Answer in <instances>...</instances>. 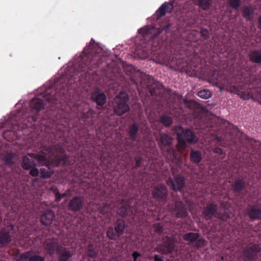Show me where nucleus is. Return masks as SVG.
Masks as SVG:
<instances>
[{
    "mask_svg": "<svg viewBox=\"0 0 261 261\" xmlns=\"http://www.w3.org/2000/svg\"><path fill=\"white\" fill-rule=\"evenodd\" d=\"M169 26L163 28H157L152 26H145L138 30L142 35L140 44L143 52V57H149L150 55L153 61L160 64L166 65H175L178 69L184 68L186 63L181 59L169 56L166 53L162 52L161 48L163 43L162 36L164 30L165 32L168 29Z\"/></svg>",
    "mask_w": 261,
    "mask_h": 261,
    "instance_id": "obj_1",
    "label": "nucleus"
},
{
    "mask_svg": "<svg viewBox=\"0 0 261 261\" xmlns=\"http://www.w3.org/2000/svg\"><path fill=\"white\" fill-rule=\"evenodd\" d=\"M126 77L125 80L129 79L132 84L138 90L142 88L147 93V96L153 102L162 104L161 101L164 94V90L159 83H155L153 78L149 76L139 70H136L134 67L129 65L124 69Z\"/></svg>",
    "mask_w": 261,
    "mask_h": 261,
    "instance_id": "obj_2",
    "label": "nucleus"
},
{
    "mask_svg": "<svg viewBox=\"0 0 261 261\" xmlns=\"http://www.w3.org/2000/svg\"><path fill=\"white\" fill-rule=\"evenodd\" d=\"M84 57L79 64V72H85L89 75V71L97 68L106 60V55L102 51V48L92 38L88 46H86L83 51Z\"/></svg>",
    "mask_w": 261,
    "mask_h": 261,
    "instance_id": "obj_3",
    "label": "nucleus"
},
{
    "mask_svg": "<svg viewBox=\"0 0 261 261\" xmlns=\"http://www.w3.org/2000/svg\"><path fill=\"white\" fill-rule=\"evenodd\" d=\"M173 139L168 135L163 133L160 135L159 145L163 155L169 163L175 164L173 167V173H176L180 168V160L178 151L172 146Z\"/></svg>",
    "mask_w": 261,
    "mask_h": 261,
    "instance_id": "obj_4",
    "label": "nucleus"
},
{
    "mask_svg": "<svg viewBox=\"0 0 261 261\" xmlns=\"http://www.w3.org/2000/svg\"><path fill=\"white\" fill-rule=\"evenodd\" d=\"M59 101L58 94L55 91L52 92H46L44 96H37L35 97L30 102V106L35 114L31 118L32 122H36L37 120V114L39 111L45 107L49 108ZM30 117V116H28Z\"/></svg>",
    "mask_w": 261,
    "mask_h": 261,
    "instance_id": "obj_5",
    "label": "nucleus"
},
{
    "mask_svg": "<svg viewBox=\"0 0 261 261\" xmlns=\"http://www.w3.org/2000/svg\"><path fill=\"white\" fill-rule=\"evenodd\" d=\"M174 129L178 144L182 149L187 147L186 142L190 144H195L197 143L198 138L192 130L185 129L181 126H176Z\"/></svg>",
    "mask_w": 261,
    "mask_h": 261,
    "instance_id": "obj_6",
    "label": "nucleus"
},
{
    "mask_svg": "<svg viewBox=\"0 0 261 261\" xmlns=\"http://www.w3.org/2000/svg\"><path fill=\"white\" fill-rule=\"evenodd\" d=\"M50 156H54L52 159L53 166L58 167L60 165H65L67 162V155L62 146L59 144L50 146L47 150Z\"/></svg>",
    "mask_w": 261,
    "mask_h": 261,
    "instance_id": "obj_7",
    "label": "nucleus"
},
{
    "mask_svg": "<svg viewBox=\"0 0 261 261\" xmlns=\"http://www.w3.org/2000/svg\"><path fill=\"white\" fill-rule=\"evenodd\" d=\"M128 95L124 92H121L115 98L114 112L117 116H122L129 110L128 105Z\"/></svg>",
    "mask_w": 261,
    "mask_h": 261,
    "instance_id": "obj_8",
    "label": "nucleus"
},
{
    "mask_svg": "<svg viewBox=\"0 0 261 261\" xmlns=\"http://www.w3.org/2000/svg\"><path fill=\"white\" fill-rule=\"evenodd\" d=\"M218 205L214 202H209L204 207L202 215L204 219L208 221L211 220L213 217L226 221L229 216L228 214L225 213L223 214L217 213Z\"/></svg>",
    "mask_w": 261,
    "mask_h": 261,
    "instance_id": "obj_9",
    "label": "nucleus"
},
{
    "mask_svg": "<svg viewBox=\"0 0 261 261\" xmlns=\"http://www.w3.org/2000/svg\"><path fill=\"white\" fill-rule=\"evenodd\" d=\"M125 228V222L122 219H118L114 224V227L110 226L107 230V236L109 239L116 240L123 235Z\"/></svg>",
    "mask_w": 261,
    "mask_h": 261,
    "instance_id": "obj_10",
    "label": "nucleus"
},
{
    "mask_svg": "<svg viewBox=\"0 0 261 261\" xmlns=\"http://www.w3.org/2000/svg\"><path fill=\"white\" fill-rule=\"evenodd\" d=\"M181 159L180 160V168L176 173H173V167H175V165L169 163L172 174L174 176L173 178H169V180L171 182L172 190L175 192H181L185 186V178L183 176L178 174L181 169Z\"/></svg>",
    "mask_w": 261,
    "mask_h": 261,
    "instance_id": "obj_11",
    "label": "nucleus"
},
{
    "mask_svg": "<svg viewBox=\"0 0 261 261\" xmlns=\"http://www.w3.org/2000/svg\"><path fill=\"white\" fill-rule=\"evenodd\" d=\"M261 252V244L250 243L245 247L243 255L245 261H256Z\"/></svg>",
    "mask_w": 261,
    "mask_h": 261,
    "instance_id": "obj_12",
    "label": "nucleus"
},
{
    "mask_svg": "<svg viewBox=\"0 0 261 261\" xmlns=\"http://www.w3.org/2000/svg\"><path fill=\"white\" fill-rule=\"evenodd\" d=\"M152 196L160 206H163L167 200V188L163 184L155 186L152 190Z\"/></svg>",
    "mask_w": 261,
    "mask_h": 261,
    "instance_id": "obj_13",
    "label": "nucleus"
},
{
    "mask_svg": "<svg viewBox=\"0 0 261 261\" xmlns=\"http://www.w3.org/2000/svg\"><path fill=\"white\" fill-rule=\"evenodd\" d=\"M246 214L252 221L261 219V204L256 201L246 208Z\"/></svg>",
    "mask_w": 261,
    "mask_h": 261,
    "instance_id": "obj_14",
    "label": "nucleus"
},
{
    "mask_svg": "<svg viewBox=\"0 0 261 261\" xmlns=\"http://www.w3.org/2000/svg\"><path fill=\"white\" fill-rule=\"evenodd\" d=\"M44 249L47 254L53 255L60 251L63 247L60 244L57 240L48 239L44 243Z\"/></svg>",
    "mask_w": 261,
    "mask_h": 261,
    "instance_id": "obj_15",
    "label": "nucleus"
},
{
    "mask_svg": "<svg viewBox=\"0 0 261 261\" xmlns=\"http://www.w3.org/2000/svg\"><path fill=\"white\" fill-rule=\"evenodd\" d=\"M172 212L178 218H185L188 215L187 206L181 201H175L172 208Z\"/></svg>",
    "mask_w": 261,
    "mask_h": 261,
    "instance_id": "obj_16",
    "label": "nucleus"
},
{
    "mask_svg": "<svg viewBox=\"0 0 261 261\" xmlns=\"http://www.w3.org/2000/svg\"><path fill=\"white\" fill-rule=\"evenodd\" d=\"M226 123L229 125V131L227 130L225 133V138L223 139L221 137H219L217 136L216 137V139L217 140L218 142L222 141L223 139H226V141H228L229 140H230L232 142L236 143L237 139H236L234 135L233 134H235L236 136H238L239 135V131L238 130V128L234 125L229 124L228 122H226Z\"/></svg>",
    "mask_w": 261,
    "mask_h": 261,
    "instance_id": "obj_17",
    "label": "nucleus"
},
{
    "mask_svg": "<svg viewBox=\"0 0 261 261\" xmlns=\"http://www.w3.org/2000/svg\"><path fill=\"white\" fill-rule=\"evenodd\" d=\"M83 198L80 196H75L68 202L67 208L72 212H79L83 208Z\"/></svg>",
    "mask_w": 261,
    "mask_h": 261,
    "instance_id": "obj_18",
    "label": "nucleus"
},
{
    "mask_svg": "<svg viewBox=\"0 0 261 261\" xmlns=\"http://www.w3.org/2000/svg\"><path fill=\"white\" fill-rule=\"evenodd\" d=\"M19 258L22 261H45V257L36 254L33 250L21 253Z\"/></svg>",
    "mask_w": 261,
    "mask_h": 261,
    "instance_id": "obj_19",
    "label": "nucleus"
},
{
    "mask_svg": "<svg viewBox=\"0 0 261 261\" xmlns=\"http://www.w3.org/2000/svg\"><path fill=\"white\" fill-rule=\"evenodd\" d=\"M132 199H129L127 201L126 205H122L118 211L119 214L123 217L129 216L134 218L136 213V208L129 205L130 201Z\"/></svg>",
    "mask_w": 261,
    "mask_h": 261,
    "instance_id": "obj_20",
    "label": "nucleus"
},
{
    "mask_svg": "<svg viewBox=\"0 0 261 261\" xmlns=\"http://www.w3.org/2000/svg\"><path fill=\"white\" fill-rule=\"evenodd\" d=\"M91 99L93 102H95L98 106H103L107 101V96L102 91L96 90L91 95Z\"/></svg>",
    "mask_w": 261,
    "mask_h": 261,
    "instance_id": "obj_21",
    "label": "nucleus"
},
{
    "mask_svg": "<svg viewBox=\"0 0 261 261\" xmlns=\"http://www.w3.org/2000/svg\"><path fill=\"white\" fill-rule=\"evenodd\" d=\"M172 9L173 5L169 2H165L156 10L154 18L158 20L164 16L166 13H170Z\"/></svg>",
    "mask_w": 261,
    "mask_h": 261,
    "instance_id": "obj_22",
    "label": "nucleus"
},
{
    "mask_svg": "<svg viewBox=\"0 0 261 261\" xmlns=\"http://www.w3.org/2000/svg\"><path fill=\"white\" fill-rule=\"evenodd\" d=\"M190 113L193 116V118L197 119H200L202 118V111L200 108L199 104L194 101H191L189 102Z\"/></svg>",
    "mask_w": 261,
    "mask_h": 261,
    "instance_id": "obj_23",
    "label": "nucleus"
},
{
    "mask_svg": "<svg viewBox=\"0 0 261 261\" xmlns=\"http://www.w3.org/2000/svg\"><path fill=\"white\" fill-rule=\"evenodd\" d=\"M139 124L137 122H133L128 126L126 132L132 141L133 142L137 140L139 135Z\"/></svg>",
    "mask_w": 261,
    "mask_h": 261,
    "instance_id": "obj_24",
    "label": "nucleus"
},
{
    "mask_svg": "<svg viewBox=\"0 0 261 261\" xmlns=\"http://www.w3.org/2000/svg\"><path fill=\"white\" fill-rule=\"evenodd\" d=\"M55 214L53 211L50 209L44 211L41 217V222L45 226L50 225L55 218Z\"/></svg>",
    "mask_w": 261,
    "mask_h": 261,
    "instance_id": "obj_25",
    "label": "nucleus"
},
{
    "mask_svg": "<svg viewBox=\"0 0 261 261\" xmlns=\"http://www.w3.org/2000/svg\"><path fill=\"white\" fill-rule=\"evenodd\" d=\"M12 237L9 230L6 228L0 230V247H4L11 243Z\"/></svg>",
    "mask_w": 261,
    "mask_h": 261,
    "instance_id": "obj_26",
    "label": "nucleus"
},
{
    "mask_svg": "<svg viewBox=\"0 0 261 261\" xmlns=\"http://www.w3.org/2000/svg\"><path fill=\"white\" fill-rule=\"evenodd\" d=\"M28 155L31 156V158H29L27 155L24 156L22 158V162L21 163V167L24 170H29L32 167L36 166V163L33 158L32 153H29Z\"/></svg>",
    "mask_w": 261,
    "mask_h": 261,
    "instance_id": "obj_27",
    "label": "nucleus"
},
{
    "mask_svg": "<svg viewBox=\"0 0 261 261\" xmlns=\"http://www.w3.org/2000/svg\"><path fill=\"white\" fill-rule=\"evenodd\" d=\"M59 261H71L72 253L71 251L63 247L57 253Z\"/></svg>",
    "mask_w": 261,
    "mask_h": 261,
    "instance_id": "obj_28",
    "label": "nucleus"
},
{
    "mask_svg": "<svg viewBox=\"0 0 261 261\" xmlns=\"http://www.w3.org/2000/svg\"><path fill=\"white\" fill-rule=\"evenodd\" d=\"M175 249V245L170 240H167L164 244L159 247V252L164 254L172 253Z\"/></svg>",
    "mask_w": 261,
    "mask_h": 261,
    "instance_id": "obj_29",
    "label": "nucleus"
},
{
    "mask_svg": "<svg viewBox=\"0 0 261 261\" xmlns=\"http://www.w3.org/2000/svg\"><path fill=\"white\" fill-rule=\"evenodd\" d=\"M232 188L234 192L240 194L245 190L246 181L243 178H238L232 184Z\"/></svg>",
    "mask_w": 261,
    "mask_h": 261,
    "instance_id": "obj_30",
    "label": "nucleus"
},
{
    "mask_svg": "<svg viewBox=\"0 0 261 261\" xmlns=\"http://www.w3.org/2000/svg\"><path fill=\"white\" fill-rule=\"evenodd\" d=\"M33 158L36 160H37L39 164H41L42 166H45L48 168V169H51V165L49 163L48 159L47 158L46 156L44 154H34L32 153Z\"/></svg>",
    "mask_w": 261,
    "mask_h": 261,
    "instance_id": "obj_31",
    "label": "nucleus"
},
{
    "mask_svg": "<svg viewBox=\"0 0 261 261\" xmlns=\"http://www.w3.org/2000/svg\"><path fill=\"white\" fill-rule=\"evenodd\" d=\"M190 161L195 164H199L202 159L201 152L199 150L191 149L190 153Z\"/></svg>",
    "mask_w": 261,
    "mask_h": 261,
    "instance_id": "obj_32",
    "label": "nucleus"
},
{
    "mask_svg": "<svg viewBox=\"0 0 261 261\" xmlns=\"http://www.w3.org/2000/svg\"><path fill=\"white\" fill-rule=\"evenodd\" d=\"M254 8L252 5L244 6L242 9V16L247 20H251L253 18Z\"/></svg>",
    "mask_w": 261,
    "mask_h": 261,
    "instance_id": "obj_33",
    "label": "nucleus"
},
{
    "mask_svg": "<svg viewBox=\"0 0 261 261\" xmlns=\"http://www.w3.org/2000/svg\"><path fill=\"white\" fill-rule=\"evenodd\" d=\"M249 60L253 63L261 64V50H254L250 53L248 55Z\"/></svg>",
    "mask_w": 261,
    "mask_h": 261,
    "instance_id": "obj_34",
    "label": "nucleus"
},
{
    "mask_svg": "<svg viewBox=\"0 0 261 261\" xmlns=\"http://www.w3.org/2000/svg\"><path fill=\"white\" fill-rule=\"evenodd\" d=\"M200 236L198 233L187 232L183 235V239L191 243H195L199 238Z\"/></svg>",
    "mask_w": 261,
    "mask_h": 261,
    "instance_id": "obj_35",
    "label": "nucleus"
},
{
    "mask_svg": "<svg viewBox=\"0 0 261 261\" xmlns=\"http://www.w3.org/2000/svg\"><path fill=\"white\" fill-rule=\"evenodd\" d=\"M159 122L165 127H169L173 123V119L170 115L162 114L160 117Z\"/></svg>",
    "mask_w": 261,
    "mask_h": 261,
    "instance_id": "obj_36",
    "label": "nucleus"
},
{
    "mask_svg": "<svg viewBox=\"0 0 261 261\" xmlns=\"http://www.w3.org/2000/svg\"><path fill=\"white\" fill-rule=\"evenodd\" d=\"M194 3L203 10H206L212 3V0H193Z\"/></svg>",
    "mask_w": 261,
    "mask_h": 261,
    "instance_id": "obj_37",
    "label": "nucleus"
},
{
    "mask_svg": "<svg viewBox=\"0 0 261 261\" xmlns=\"http://www.w3.org/2000/svg\"><path fill=\"white\" fill-rule=\"evenodd\" d=\"M2 160L8 166H12L13 164L14 155L11 152H6L3 154Z\"/></svg>",
    "mask_w": 261,
    "mask_h": 261,
    "instance_id": "obj_38",
    "label": "nucleus"
},
{
    "mask_svg": "<svg viewBox=\"0 0 261 261\" xmlns=\"http://www.w3.org/2000/svg\"><path fill=\"white\" fill-rule=\"evenodd\" d=\"M3 136L7 141H13L15 138V132L12 130H5L3 133Z\"/></svg>",
    "mask_w": 261,
    "mask_h": 261,
    "instance_id": "obj_39",
    "label": "nucleus"
},
{
    "mask_svg": "<svg viewBox=\"0 0 261 261\" xmlns=\"http://www.w3.org/2000/svg\"><path fill=\"white\" fill-rule=\"evenodd\" d=\"M198 96L203 99H208L212 96L211 92L207 89H203L199 91L197 94Z\"/></svg>",
    "mask_w": 261,
    "mask_h": 261,
    "instance_id": "obj_40",
    "label": "nucleus"
},
{
    "mask_svg": "<svg viewBox=\"0 0 261 261\" xmlns=\"http://www.w3.org/2000/svg\"><path fill=\"white\" fill-rule=\"evenodd\" d=\"M86 253L89 257L94 258L97 256V252L92 245L88 246L86 250Z\"/></svg>",
    "mask_w": 261,
    "mask_h": 261,
    "instance_id": "obj_41",
    "label": "nucleus"
},
{
    "mask_svg": "<svg viewBox=\"0 0 261 261\" xmlns=\"http://www.w3.org/2000/svg\"><path fill=\"white\" fill-rule=\"evenodd\" d=\"M40 176L43 178H48L51 177L52 173L45 168H41L40 171Z\"/></svg>",
    "mask_w": 261,
    "mask_h": 261,
    "instance_id": "obj_42",
    "label": "nucleus"
},
{
    "mask_svg": "<svg viewBox=\"0 0 261 261\" xmlns=\"http://www.w3.org/2000/svg\"><path fill=\"white\" fill-rule=\"evenodd\" d=\"M232 87H233L234 89L236 90V91L238 92V94L240 96V97L244 99H248L249 98V94H245L244 92L240 91L238 89V86L236 85H232Z\"/></svg>",
    "mask_w": 261,
    "mask_h": 261,
    "instance_id": "obj_43",
    "label": "nucleus"
},
{
    "mask_svg": "<svg viewBox=\"0 0 261 261\" xmlns=\"http://www.w3.org/2000/svg\"><path fill=\"white\" fill-rule=\"evenodd\" d=\"M241 4V0H229V5L234 9H238Z\"/></svg>",
    "mask_w": 261,
    "mask_h": 261,
    "instance_id": "obj_44",
    "label": "nucleus"
},
{
    "mask_svg": "<svg viewBox=\"0 0 261 261\" xmlns=\"http://www.w3.org/2000/svg\"><path fill=\"white\" fill-rule=\"evenodd\" d=\"M195 243V247L197 249L204 247L206 245V241L203 238L199 239V238Z\"/></svg>",
    "mask_w": 261,
    "mask_h": 261,
    "instance_id": "obj_45",
    "label": "nucleus"
},
{
    "mask_svg": "<svg viewBox=\"0 0 261 261\" xmlns=\"http://www.w3.org/2000/svg\"><path fill=\"white\" fill-rule=\"evenodd\" d=\"M109 211V205L107 204H103L102 206L99 207V211L100 213L102 215L107 214Z\"/></svg>",
    "mask_w": 261,
    "mask_h": 261,
    "instance_id": "obj_46",
    "label": "nucleus"
},
{
    "mask_svg": "<svg viewBox=\"0 0 261 261\" xmlns=\"http://www.w3.org/2000/svg\"><path fill=\"white\" fill-rule=\"evenodd\" d=\"M155 232L159 234H161L163 232V227L160 223H155L153 225Z\"/></svg>",
    "mask_w": 261,
    "mask_h": 261,
    "instance_id": "obj_47",
    "label": "nucleus"
},
{
    "mask_svg": "<svg viewBox=\"0 0 261 261\" xmlns=\"http://www.w3.org/2000/svg\"><path fill=\"white\" fill-rule=\"evenodd\" d=\"M200 34L201 36L203 37L205 40H207L209 38V32L206 29H202L200 31Z\"/></svg>",
    "mask_w": 261,
    "mask_h": 261,
    "instance_id": "obj_48",
    "label": "nucleus"
},
{
    "mask_svg": "<svg viewBox=\"0 0 261 261\" xmlns=\"http://www.w3.org/2000/svg\"><path fill=\"white\" fill-rule=\"evenodd\" d=\"M135 168H138L142 166L143 159L141 156H137L135 157Z\"/></svg>",
    "mask_w": 261,
    "mask_h": 261,
    "instance_id": "obj_49",
    "label": "nucleus"
},
{
    "mask_svg": "<svg viewBox=\"0 0 261 261\" xmlns=\"http://www.w3.org/2000/svg\"><path fill=\"white\" fill-rule=\"evenodd\" d=\"M36 167L34 166L30 169V174L33 177L38 176L39 174V171Z\"/></svg>",
    "mask_w": 261,
    "mask_h": 261,
    "instance_id": "obj_50",
    "label": "nucleus"
},
{
    "mask_svg": "<svg viewBox=\"0 0 261 261\" xmlns=\"http://www.w3.org/2000/svg\"><path fill=\"white\" fill-rule=\"evenodd\" d=\"M213 152H214V153H215L216 154H218L220 155H222L221 156V158H223L225 155V153L223 151V149H222L221 148L216 147L214 149Z\"/></svg>",
    "mask_w": 261,
    "mask_h": 261,
    "instance_id": "obj_51",
    "label": "nucleus"
},
{
    "mask_svg": "<svg viewBox=\"0 0 261 261\" xmlns=\"http://www.w3.org/2000/svg\"><path fill=\"white\" fill-rule=\"evenodd\" d=\"M141 254L139 252L136 251L132 253V256L134 258V261H137V258L141 256Z\"/></svg>",
    "mask_w": 261,
    "mask_h": 261,
    "instance_id": "obj_52",
    "label": "nucleus"
},
{
    "mask_svg": "<svg viewBox=\"0 0 261 261\" xmlns=\"http://www.w3.org/2000/svg\"><path fill=\"white\" fill-rule=\"evenodd\" d=\"M56 201L59 202L62 199V197L61 196V193L59 192H57V195L55 196Z\"/></svg>",
    "mask_w": 261,
    "mask_h": 261,
    "instance_id": "obj_53",
    "label": "nucleus"
},
{
    "mask_svg": "<svg viewBox=\"0 0 261 261\" xmlns=\"http://www.w3.org/2000/svg\"><path fill=\"white\" fill-rule=\"evenodd\" d=\"M154 261H163V259L159 255L155 254L154 255Z\"/></svg>",
    "mask_w": 261,
    "mask_h": 261,
    "instance_id": "obj_54",
    "label": "nucleus"
},
{
    "mask_svg": "<svg viewBox=\"0 0 261 261\" xmlns=\"http://www.w3.org/2000/svg\"><path fill=\"white\" fill-rule=\"evenodd\" d=\"M212 79L215 80L217 83H218L220 82V81L219 80L218 75H217L216 76L215 74H214L212 75Z\"/></svg>",
    "mask_w": 261,
    "mask_h": 261,
    "instance_id": "obj_55",
    "label": "nucleus"
},
{
    "mask_svg": "<svg viewBox=\"0 0 261 261\" xmlns=\"http://www.w3.org/2000/svg\"><path fill=\"white\" fill-rule=\"evenodd\" d=\"M258 28L261 29V15L258 18Z\"/></svg>",
    "mask_w": 261,
    "mask_h": 261,
    "instance_id": "obj_56",
    "label": "nucleus"
},
{
    "mask_svg": "<svg viewBox=\"0 0 261 261\" xmlns=\"http://www.w3.org/2000/svg\"><path fill=\"white\" fill-rule=\"evenodd\" d=\"M51 190L53 192L55 196L57 195V192H59V190L57 188H51Z\"/></svg>",
    "mask_w": 261,
    "mask_h": 261,
    "instance_id": "obj_57",
    "label": "nucleus"
},
{
    "mask_svg": "<svg viewBox=\"0 0 261 261\" xmlns=\"http://www.w3.org/2000/svg\"><path fill=\"white\" fill-rule=\"evenodd\" d=\"M61 196H62V198H64V197H66V196H67V193L66 192V193H63V194H61Z\"/></svg>",
    "mask_w": 261,
    "mask_h": 261,
    "instance_id": "obj_58",
    "label": "nucleus"
},
{
    "mask_svg": "<svg viewBox=\"0 0 261 261\" xmlns=\"http://www.w3.org/2000/svg\"><path fill=\"white\" fill-rule=\"evenodd\" d=\"M174 103V101H172V102L170 103L169 101H167V103L168 104L169 106H172V105H173V103Z\"/></svg>",
    "mask_w": 261,
    "mask_h": 261,
    "instance_id": "obj_59",
    "label": "nucleus"
}]
</instances>
